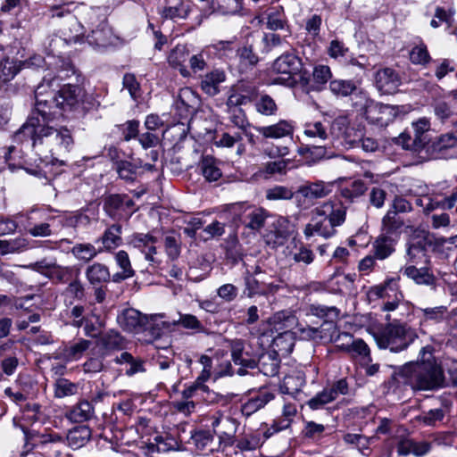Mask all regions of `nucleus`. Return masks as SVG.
Here are the masks:
<instances>
[{
  "instance_id": "nucleus-42",
  "label": "nucleus",
  "mask_w": 457,
  "mask_h": 457,
  "mask_svg": "<svg viewBox=\"0 0 457 457\" xmlns=\"http://www.w3.org/2000/svg\"><path fill=\"white\" fill-rule=\"evenodd\" d=\"M398 280L399 278H391L386 279L384 283L370 287L368 292V296L370 299L389 298L391 296V293H394V295L398 293Z\"/></svg>"
},
{
  "instance_id": "nucleus-40",
  "label": "nucleus",
  "mask_w": 457,
  "mask_h": 457,
  "mask_svg": "<svg viewBox=\"0 0 457 457\" xmlns=\"http://www.w3.org/2000/svg\"><path fill=\"white\" fill-rule=\"evenodd\" d=\"M85 273L88 282L94 286L106 283L111 278L108 267L99 262L87 266Z\"/></svg>"
},
{
  "instance_id": "nucleus-18",
  "label": "nucleus",
  "mask_w": 457,
  "mask_h": 457,
  "mask_svg": "<svg viewBox=\"0 0 457 457\" xmlns=\"http://www.w3.org/2000/svg\"><path fill=\"white\" fill-rule=\"evenodd\" d=\"M60 97L58 92L55 93V96L49 97V100L39 98L38 110L37 112H32L31 114H35V116H38L41 120V122H52L53 120L62 114L63 111L62 105L60 103Z\"/></svg>"
},
{
  "instance_id": "nucleus-55",
  "label": "nucleus",
  "mask_w": 457,
  "mask_h": 457,
  "mask_svg": "<svg viewBox=\"0 0 457 457\" xmlns=\"http://www.w3.org/2000/svg\"><path fill=\"white\" fill-rule=\"evenodd\" d=\"M267 28L270 30L283 29L287 25V18L281 6L271 8L267 15Z\"/></svg>"
},
{
  "instance_id": "nucleus-26",
  "label": "nucleus",
  "mask_w": 457,
  "mask_h": 457,
  "mask_svg": "<svg viewBox=\"0 0 457 457\" xmlns=\"http://www.w3.org/2000/svg\"><path fill=\"white\" fill-rule=\"evenodd\" d=\"M113 361L116 364L128 366L125 370V374L128 377H132L137 373H144L146 370L145 367V360L140 357H135L129 352H122L120 355L116 356Z\"/></svg>"
},
{
  "instance_id": "nucleus-11",
  "label": "nucleus",
  "mask_w": 457,
  "mask_h": 457,
  "mask_svg": "<svg viewBox=\"0 0 457 457\" xmlns=\"http://www.w3.org/2000/svg\"><path fill=\"white\" fill-rule=\"evenodd\" d=\"M117 322L123 330L138 333L146 328L149 318L136 309L128 308L117 316Z\"/></svg>"
},
{
  "instance_id": "nucleus-43",
  "label": "nucleus",
  "mask_w": 457,
  "mask_h": 457,
  "mask_svg": "<svg viewBox=\"0 0 457 457\" xmlns=\"http://www.w3.org/2000/svg\"><path fill=\"white\" fill-rule=\"evenodd\" d=\"M272 347L274 353L281 354L290 353L295 346L294 333L290 330L283 331L278 334L272 340Z\"/></svg>"
},
{
  "instance_id": "nucleus-36",
  "label": "nucleus",
  "mask_w": 457,
  "mask_h": 457,
  "mask_svg": "<svg viewBox=\"0 0 457 457\" xmlns=\"http://www.w3.org/2000/svg\"><path fill=\"white\" fill-rule=\"evenodd\" d=\"M91 344V341L80 338L75 343L65 345L55 358L62 359L65 361H77L82 357Z\"/></svg>"
},
{
  "instance_id": "nucleus-7",
  "label": "nucleus",
  "mask_w": 457,
  "mask_h": 457,
  "mask_svg": "<svg viewBox=\"0 0 457 457\" xmlns=\"http://www.w3.org/2000/svg\"><path fill=\"white\" fill-rule=\"evenodd\" d=\"M259 96V89L254 82L239 80L228 92L226 105L242 106L253 102Z\"/></svg>"
},
{
  "instance_id": "nucleus-19",
  "label": "nucleus",
  "mask_w": 457,
  "mask_h": 457,
  "mask_svg": "<svg viewBox=\"0 0 457 457\" xmlns=\"http://www.w3.org/2000/svg\"><path fill=\"white\" fill-rule=\"evenodd\" d=\"M332 129L342 132L337 134V137H341L345 146L348 147H359L360 140L361 139L362 132L353 127H350L347 124L345 118L336 119L332 125Z\"/></svg>"
},
{
  "instance_id": "nucleus-56",
  "label": "nucleus",
  "mask_w": 457,
  "mask_h": 457,
  "mask_svg": "<svg viewBox=\"0 0 457 457\" xmlns=\"http://www.w3.org/2000/svg\"><path fill=\"white\" fill-rule=\"evenodd\" d=\"M100 343L108 351H119L124 347L123 337L114 330H110L103 335Z\"/></svg>"
},
{
  "instance_id": "nucleus-8",
  "label": "nucleus",
  "mask_w": 457,
  "mask_h": 457,
  "mask_svg": "<svg viewBox=\"0 0 457 457\" xmlns=\"http://www.w3.org/2000/svg\"><path fill=\"white\" fill-rule=\"evenodd\" d=\"M457 135L445 133L437 137L425 146L426 152L431 159H449L456 155Z\"/></svg>"
},
{
  "instance_id": "nucleus-21",
  "label": "nucleus",
  "mask_w": 457,
  "mask_h": 457,
  "mask_svg": "<svg viewBox=\"0 0 457 457\" xmlns=\"http://www.w3.org/2000/svg\"><path fill=\"white\" fill-rule=\"evenodd\" d=\"M255 129L264 138L278 139L292 137L294 134L293 122L287 120H280L278 122L269 126L256 127Z\"/></svg>"
},
{
  "instance_id": "nucleus-3",
  "label": "nucleus",
  "mask_w": 457,
  "mask_h": 457,
  "mask_svg": "<svg viewBox=\"0 0 457 457\" xmlns=\"http://www.w3.org/2000/svg\"><path fill=\"white\" fill-rule=\"evenodd\" d=\"M380 349L399 353L406 350L417 338L416 330L406 323H388L373 334Z\"/></svg>"
},
{
  "instance_id": "nucleus-41",
  "label": "nucleus",
  "mask_w": 457,
  "mask_h": 457,
  "mask_svg": "<svg viewBox=\"0 0 457 457\" xmlns=\"http://www.w3.org/2000/svg\"><path fill=\"white\" fill-rule=\"evenodd\" d=\"M274 398V395L268 392H262L256 396L250 398L241 406L242 414L248 418L263 408L270 401Z\"/></svg>"
},
{
  "instance_id": "nucleus-6",
  "label": "nucleus",
  "mask_w": 457,
  "mask_h": 457,
  "mask_svg": "<svg viewBox=\"0 0 457 457\" xmlns=\"http://www.w3.org/2000/svg\"><path fill=\"white\" fill-rule=\"evenodd\" d=\"M135 202L126 194H112L104 197L103 209L114 220H128L137 211Z\"/></svg>"
},
{
  "instance_id": "nucleus-17",
  "label": "nucleus",
  "mask_w": 457,
  "mask_h": 457,
  "mask_svg": "<svg viewBox=\"0 0 457 457\" xmlns=\"http://www.w3.org/2000/svg\"><path fill=\"white\" fill-rule=\"evenodd\" d=\"M231 358L236 365H240L236 371L239 376H245L247 373L246 369L256 368L257 361L245 351L244 343L240 339L234 340L231 344Z\"/></svg>"
},
{
  "instance_id": "nucleus-33",
  "label": "nucleus",
  "mask_w": 457,
  "mask_h": 457,
  "mask_svg": "<svg viewBox=\"0 0 457 457\" xmlns=\"http://www.w3.org/2000/svg\"><path fill=\"white\" fill-rule=\"evenodd\" d=\"M187 59H189V51L187 46L178 45L169 54L168 62L173 68L179 69L183 77H188L190 72L184 64Z\"/></svg>"
},
{
  "instance_id": "nucleus-39",
  "label": "nucleus",
  "mask_w": 457,
  "mask_h": 457,
  "mask_svg": "<svg viewBox=\"0 0 457 457\" xmlns=\"http://www.w3.org/2000/svg\"><path fill=\"white\" fill-rule=\"evenodd\" d=\"M115 164L119 177L123 180L130 182L136 179L137 170L139 167H143L146 170H154V165L147 162L138 166L128 161H117Z\"/></svg>"
},
{
  "instance_id": "nucleus-57",
  "label": "nucleus",
  "mask_w": 457,
  "mask_h": 457,
  "mask_svg": "<svg viewBox=\"0 0 457 457\" xmlns=\"http://www.w3.org/2000/svg\"><path fill=\"white\" fill-rule=\"evenodd\" d=\"M75 273L72 267L60 266L53 262L47 278L59 283H68L73 278Z\"/></svg>"
},
{
  "instance_id": "nucleus-9",
  "label": "nucleus",
  "mask_w": 457,
  "mask_h": 457,
  "mask_svg": "<svg viewBox=\"0 0 457 457\" xmlns=\"http://www.w3.org/2000/svg\"><path fill=\"white\" fill-rule=\"evenodd\" d=\"M21 348L14 340H7L0 345V368L2 374L12 376L19 366Z\"/></svg>"
},
{
  "instance_id": "nucleus-22",
  "label": "nucleus",
  "mask_w": 457,
  "mask_h": 457,
  "mask_svg": "<svg viewBox=\"0 0 457 457\" xmlns=\"http://www.w3.org/2000/svg\"><path fill=\"white\" fill-rule=\"evenodd\" d=\"M398 239L395 236L380 234L372 243V252L378 260H385L395 251Z\"/></svg>"
},
{
  "instance_id": "nucleus-27",
  "label": "nucleus",
  "mask_w": 457,
  "mask_h": 457,
  "mask_svg": "<svg viewBox=\"0 0 457 457\" xmlns=\"http://www.w3.org/2000/svg\"><path fill=\"white\" fill-rule=\"evenodd\" d=\"M66 418L72 422L81 423L95 416V408L87 400H80L66 412Z\"/></svg>"
},
{
  "instance_id": "nucleus-1",
  "label": "nucleus",
  "mask_w": 457,
  "mask_h": 457,
  "mask_svg": "<svg viewBox=\"0 0 457 457\" xmlns=\"http://www.w3.org/2000/svg\"><path fill=\"white\" fill-rule=\"evenodd\" d=\"M13 140L17 143H29L33 147L46 146L50 151L69 152L74 144L72 133L64 126L54 127L50 122H41L38 116L30 114L25 123L15 132Z\"/></svg>"
},
{
  "instance_id": "nucleus-46",
  "label": "nucleus",
  "mask_w": 457,
  "mask_h": 457,
  "mask_svg": "<svg viewBox=\"0 0 457 457\" xmlns=\"http://www.w3.org/2000/svg\"><path fill=\"white\" fill-rule=\"evenodd\" d=\"M246 215L244 225L252 230L259 231L264 227L269 212L262 208L252 206Z\"/></svg>"
},
{
  "instance_id": "nucleus-53",
  "label": "nucleus",
  "mask_w": 457,
  "mask_h": 457,
  "mask_svg": "<svg viewBox=\"0 0 457 457\" xmlns=\"http://www.w3.org/2000/svg\"><path fill=\"white\" fill-rule=\"evenodd\" d=\"M306 314L318 317L324 321L330 319H338L340 311L335 306L313 303L308 306Z\"/></svg>"
},
{
  "instance_id": "nucleus-62",
  "label": "nucleus",
  "mask_w": 457,
  "mask_h": 457,
  "mask_svg": "<svg viewBox=\"0 0 457 457\" xmlns=\"http://www.w3.org/2000/svg\"><path fill=\"white\" fill-rule=\"evenodd\" d=\"M304 385V380L301 376H288L284 378L281 386V391L284 394L295 396Z\"/></svg>"
},
{
  "instance_id": "nucleus-63",
  "label": "nucleus",
  "mask_w": 457,
  "mask_h": 457,
  "mask_svg": "<svg viewBox=\"0 0 457 457\" xmlns=\"http://www.w3.org/2000/svg\"><path fill=\"white\" fill-rule=\"evenodd\" d=\"M410 60L414 64L426 65L431 61V57L428 54L427 46L424 43H420L410 52Z\"/></svg>"
},
{
  "instance_id": "nucleus-45",
  "label": "nucleus",
  "mask_w": 457,
  "mask_h": 457,
  "mask_svg": "<svg viewBox=\"0 0 457 457\" xmlns=\"http://www.w3.org/2000/svg\"><path fill=\"white\" fill-rule=\"evenodd\" d=\"M212 9L222 15L241 14L244 0H212Z\"/></svg>"
},
{
  "instance_id": "nucleus-44",
  "label": "nucleus",
  "mask_w": 457,
  "mask_h": 457,
  "mask_svg": "<svg viewBox=\"0 0 457 457\" xmlns=\"http://www.w3.org/2000/svg\"><path fill=\"white\" fill-rule=\"evenodd\" d=\"M403 224V220L398 215L387 211L382 219L381 233L387 236H395L399 239Z\"/></svg>"
},
{
  "instance_id": "nucleus-16",
  "label": "nucleus",
  "mask_w": 457,
  "mask_h": 457,
  "mask_svg": "<svg viewBox=\"0 0 457 457\" xmlns=\"http://www.w3.org/2000/svg\"><path fill=\"white\" fill-rule=\"evenodd\" d=\"M401 84L398 73L391 68H383L375 74V85L379 92L391 95L397 91Z\"/></svg>"
},
{
  "instance_id": "nucleus-4",
  "label": "nucleus",
  "mask_w": 457,
  "mask_h": 457,
  "mask_svg": "<svg viewBox=\"0 0 457 457\" xmlns=\"http://www.w3.org/2000/svg\"><path fill=\"white\" fill-rule=\"evenodd\" d=\"M303 68L300 57L293 53H285L278 56L272 64V71L279 77L275 79V83L293 87L295 85V75L299 74Z\"/></svg>"
},
{
  "instance_id": "nucleus-61",
  "label": "nucleus",
  "mask_w": 457,
  "mask_h": 457,
  "mask_svg": "<svg viewBox=\"0 0 457 457\" xmlns=\"http://www.w3.org/2000/svg\"><path fill=\"white\" fill-rule=\"evenodd\" d=\"M412 128L414 130V137L416 138V143H414V147H424L426 146V137H424V133L427 132L430 128V122L427 118H420L417 121L412 122Z\"/></svg>"
},
{
  "instance_id": "nucleus-49",
  "label": "nucleus",
  "mask_w": 457,
  "mask_h": 457,
  "mask_svg": "<svg viewBox=\"0 0 457 457\" xmlns=\"http://www.w3.org/2000/svg\"><path fill=\"white\" fill-rule=\"evenodd\" d=\"M253 205L249 204L246 202H239L228 204L227 206V212L231 217L232 222L238 226L239 224L245 223V220L247 218L246 213H248L249 210Z\"/></svg>"
},
{
  "instance_id": "nucleus-35",
  "label": "nucleus",
  "mask_w": 457,
  "mask_h": 457,
  "mask_svg": "<svg viewBox=\"0 0 457 457\" xmlns=\"http://www.w3.org/2000/svg\"><path fill=\"white\" fill-rule=\"evenodd\" d=\"M121 233V225L118 223L112 224L105 229L103 236L96 242L103 244V251L113 250L122 244Z\"/></svg>"
},
{
  "instance_id": "nucleus-59",
  "label": "nucleus",
  "mask_w": 457,
  "mask_h": 457,
  "mask_svg": "<svg viewBox=\"0 0 457 457\" xmlns=\"http://www.w3.org/2000/svg\"><path fill=\"white\" fill-rule=\"evenodd\" d=\"M239 426V422L230 417V416H223L219 414V416L214 417L212 421V427L216 431H225L229 433H237Z\"/></svg>"
},
{
  "instance_id": "nucleus-2",
  "label": "nucleus",
  "mask_w": 457,
  "mask_h": 457,
  "mask_svg": "<svg viewBox=\"0 0 457 457\" xmlns=\"http://www.w3.org/2000/svg\"><path fill=\"white\" fill-rule=\"evenodd\" d=\"M420 354V361L406 363L395 372L394 378L413 390H435L444 386V371L433 357L431 347H422Z\"/></svg>"
},
{
  "instance_id": "nucleus-58",
  "label": "nucleus",
  "mask_w": 457,
  "mask_h": 457,
  "mask_svg": "<svg viewBox=\"0 0 457 457\" xmlns=\"http://www.w3.org/2000/svg\"><path fill=\"white\" fill-rule=\"evenodd\" d=\"M103 249L96 250L91 244H77L71 249V253L80 261L87 262L94 259Z\"/></svg>"
},
{
  "instance_id": "nucleus-28",
  "label": "nucleus",
  "mask_w": 457,
  "mask_h": 457,
  "mask_svg": "<svg viewBox=\"0 0 457 457\" xmlns=\"http://www.w3.org/2000/svg\"><path fill=\"white\" fill-rule=\"evenodd\" d=\"M112 35L111 29L104 20L88 33L87 41L94 47H105L111 44Z\"/></svg>"
},
{
  "instance_id": "nucleus-14",
  "label": "nucleus",
  "mask_w": 457,
  "mask_h": 457,
  "mask_svg": "<svg viewBox=\"0 0 457 457\" xmlns=\"http://www.w3.org/2000/svg\"><path fill=\"white\" fill-rule=\"evenodd\" d=\"M402 271L416 285L428 287L433 291L438 287V279L428 266L417 268L415 265H408L403 267Z\"/></svg>"
},
{
  "instance_id": "nucleus-32",
  "label": "nucleus",
  "mask_w": 457,
  "mask_h": 457,
  "mask_svg": "<svg viewBox=\"0 0 457 457\" xmlns=\"http://www.w3.org/2000/svg\"><path fill=\"white\" fill-rule=\"evenodd\" d=\"M189 12V6L184 0H166L160 14L166 20L186 19Z\"/></svg>"
},
{
  "instance_id": "nucleus-37",
  "label": "nucleus",
  "mask_w": 457,
  "mask_h": 457,
  "mask_svg": "<svg viewBox=\"0 0 457 457\" xmlns=\"http://www.w3.org/2000/svg\"><path fill=\"white\" fill-rule=\"evenodd\" d=\"M280 360L276 353H262L258 361L256 368L265 376L274 377L278 374Z\"/></svg>"
},
{
  "instance_id": "nucleus-25",
  "label": "nucleus",
  "mask_w": 457,
  "mask_h": 457,
  "mask_svg": "<svg viewBox=\"0 0 457 457\" xmlns=\"http://www.w3.org/2000/svg\"><path fill=\"white\" fill-rule=\"evenodd\" d=\"M337 319L326 320L318 327L320 342L338 343L341 339L351 340V334L347 332L340 333L337 330L336 320Z\"/></svg>"
},
{
  "instance_id": "nucleus-38",
  "label": "nucleus",
  "mask_w": 457,
  "mask_h": 457,
  "mask_svg": "<svg viewBox=\"0 0 457 457\" xmlns=\"http://www.w3.org/2000/svg\"><path fill=\"white\" fill-rule=\"evenodd\" d=\"M368 190V186L361 179H355L351 183L341 187L339 195L345 203H354Z\"/></svg>"
},
{
  "instance_id": "nucleus-30",
  "label": "nucleus",
  "mask_w": 457,
  "mask_h": 457,
  "mask_svg": "<svg viewBox=\"0 0 457 457\" xmlns=\"http://www.w3.org/2000/svg\"><path fill=\"white\" fill-rule=\"evenodd\" d=\"M91 437V428L87 425H79L68 431L66 440L71 448L77 450L85 446Z\"/></svg>"
},
{
  "instance_id": "nucleus-64",
  "label": "nucleus",
  "mask_w": 457,
  "mask_h": 457,
  "mask_svg": "<svg viewBox=\"0 0 457 457\" xmlns=\"http://www.w3.org/2000/svg\"><path fill=\"white\" fill-rule=\"evenodd\" d=\"M432 107L434 109V113L436 117L441 122H445L454 113V111L452 109L450 104L446 103L444 99H435L432 104Z\"/></svg>"
},
{
  "instance_id": "nucleus-5",
  "label": "nucleus",
  "mask_w": 457,
  "mask_h": 457,
  "mask_svg": "<svg viewBox=\"0 0 457 457\" xmlns=\"http://www.w3.org/2000/svg\"><path fill=\"white\" fill-rule=\"evenodd\" d=\"M353 95L357 99L353 104L361 109H365L367 119H370L372 122L384 125L392 120L395 116L393 106L379 103L374 104L361 88L358 87V90Z\"/></svg>"
},
{
  "instance_id": "nucleus-20",
  "label": "nucleus",
  "mask_w": 457,
  "mask_h": 457,
  "mask_svg": "<svg viewBox=\"0 0 457 457\" xmlns=\"http://www.w3.org/2000/svg\"><path fill=\"white\" fill-rule=\"evenodd\" d=\"M227 79L223 70L215 69L201 78L200 88L209 96H215L220 92V85Z\"/></svg>"
},
{
  "instance_id": "nucleus-31",
  "label": "nucleus",
  "mask_w": 457,
  "mask_h": 457,
  "mask_svg": "<svg viewBox=\"0 0 457 457\" xmlns=\"http://www.w3.org/2000/svg\"><path fill=\"white\" fill-rule=\"evenodd\" d=\"M199 99L189 87L179 90L176 108L180 111V115L188 116L194 113L197 108Z\"/></svg>"
},
{
  "instance_id": "nucleus-54",
  "label": "nucleus",
  "mask_w": 457,
  "mask_h": 457,
  "mask_svg": "<svg viewBox=\"0 0 457 457\" xmlns=\"http://www.w3.org/2000/svg\"><path fill=\"white\" fill-rule=\"evenodd\" d=\"M226 106L230 122L242 131H245V129L251 126L245 112L241 108V106Z\"/></svg>"
},
{
  "instance_id": "nucleus-60",
  "label": "nucleus",
  "mask_w": 457,
  "mask_h": 457,
  "mask_svg": "<svg viewBox=\"0 0 457 457\" xmlns=\"http://www.w3.org/2000/svg\"><path fill=\"white\" fill-rule=\"evenodd\" d=\"M212 440L213 436L209 431L195 430L191 431V436L188 443L194 445L197 450L204 451L207 450Z\"/></svg>"
},
{
  "instance_id": "nucleus-47",
  "label": "nucleus",
  "mask_w": 457,
  "mask_h": 457,
  "mask_svg": "<svg viewBox=\"0 0 457 457\" xmlns=\"http://www.w3.org/2000/svg\"><path fill=\"white\" fill-rule=\"evenodd\" d=\"M203 176L209 182L217 181L222 175L216 160L210 155L204 156L200 162Z\"/></svg>"
},
{
  "instance_id": "nucleus-15",
  "label": "nucleus",
  "mask_w": 457,
  "mask_h": 457,
  "mask_svg": "<svg viewBox=\"0 0 457 457\" xmlns=\"http://www.w3.org/2000/svg\"><path fill=\"white\" fill-rule=\"evenodd\" d=\"M433 246L432 240L428 236H416L406 244V256L411 263H419L423 259L428 263L427 253Z\"/></svg>"
},
{
  "instance_id": "nucleus-13",
  "label": "nucleus",
  "mask_w": 457,
  "mask_h": 457,
  "mask_svg": "<svg viewBox=\"0 0 457 457\" xmlns=\"http://www.w3.org/2000/svg\"><path fill=\"white\" fill-rule=\"evenodd\" d=\"M336 232V228H332L326 216L318 212V207L312 211L311 220L303 229V234L307 238L316 235L328 238L333 237Z\"/></svg>"
},
{
  "instance_id": "nucleus-29",
  "label": "nucleus",
  "mask_w": 457,
  "mask_h": 457,
  "mask_svg": "<svg viewBox=\"0 0 457 457\" xmlns=\"http://www.w3.org/2000/svg\"><path fill=\"white\" fill-rule=\"evenodd\" d=\"M318 212H321V215L326 216L334 228L342 225L345 220L346 208L342 205L337 207L331 201L325 202L318 206Z\"/></svg>"
},
{
  "instance_id": "nucleus-24",
  "label": "nucleus",
  "mask_w": 457,
  "mask_h": 457,
  "mask_svg": "<svg viewBox=\"0 0 457 457\" xmlns=\"http://www.w3.org/2000/svg\"><path fill=\"white\" fill-rule=\"evenodd\" d=\"M157 238L151 234H135L132 237L133 245L139 249L144 254L145 260L150 262H156L154 254L156 253L155 244Z\"/></svg>"
},
{
  "instance_id": "nucleus-23",
  "label": "nucleus",
  "mask_w": 457,
  "mask_h": 457,
  "mask_svg": "<svg viewBox=\"0 0 457 457\" xmlns=\"http://www.w3.org/2000/svg\"><path fill=\"white\" fill-rule=\"evenodd\" d=\"M58 92L63 111L74 109L81 101L83 90L77 85L66 84Z\"/></svg>"
},
{
  "instance_id": "nucleus-52",
  "label": "nucleus",
  "mask_w": 457,
  "mask_h": 457,
  "mask_svg": "<svg viewBox=\"0 0 457 457\" xmlns=\"http://www.w3.org/2000/svg\"><path fill=\"white\" fill-rule=\"evenodd\" d=\"M330 91L337 96L345 97L358 90V87L353 80L333 79L329 82Z\"/></svg>"
},
{
  "instance_id": "nucleus-50",
  "label": "nucleus",
  "mask_w": 457,
  "mask_h": 457,
  "mask_svg": "<svg viewBox=\"0 0 457 457\" xmlns=\"http://www.w3.org/2000/svg\"><path fill=\"white\" fill-rule=\"evenodd\" d=\"M148 449L152 453H167L171 450H180V447L173 437L156 436L154 441L148 444Z\"/></svg>"
},
{
  "instance_id": "nucleus-10",
  "label": "nucleus",
  "mask_w": 457,
  "mask_h": 457,
  "mask_svg": "<svg viewBox=\"0 0 457 457\" xmlns=\"http://www.w3.org/2000/svg\"><path fill=\"white\" fill-rule=\"evenodd\" d=\"M67 42L65 39L60 37H54L50 39L48 44L49 54L60 58L57 63L58 72L57 76L53 77L57 80H63L70 78L71 75H76V69L69 59L62 58L61 54H63L61 48L66 46Z\"/></svg>"
},
{
  "instance_id": "nucleus-48",
  "label": "nucleus",
  "mask_w": 457,
  "mask_h": 457,
  "mask_svg": "<svg viewBox=\"0 0 457 457\" xmlns=\"http://www.w3.org/2000/svg\"><path fill=\"white\" fill-rule=\"evenodd\" d=\"M253 102L256 112L262 115L272 116L278 112L275 100L268 94L259 93V96Z\"/></svg>"
},
{
  "instance_id": "nucleus-34",
  "label": "nucleus",
  "mask_w": 457,
  "mask_h": 457,
  "mask_svg": "<svg viewBox=\"0 0 457 457\" xmlns=\"http://www.w3.org/2000/svg\"><path fill=\"white\" fill-rule=\"evenodd\" d=\"M420 326L441 323L446 318L447 307L444 305L418 309Z\"/></svg>"
},
{
  "instance_id": "nucleus-51",
  "label": "nucleus",
  "mask_w": 457,
  "mask_h": 457,
  "mask_svg": "<svg viewBox=\"0 0 457 457\" xmlns=\"http://www.w3.org/2000/svg\"><path fill=\"white\" fill-rule=\"evenodd\" d=\"M54 396L63 398L75 395L79 393V384L70 381L67 378H57L54 384Z\"/></svg>"
},
{
  "instance_id": "nucleus-12",
  "label": "nucleus",
  "mask_w": 457,
  "mask_h": 457,
  "mask_svg": "<svg viewBox=\"0 0 457 457\" xmlns=\"http://www.w3.org/2000/svg\"><path fill=\"white\" fill-rule=\"evenodd\" d=\"M332 191V185L324 181L307 183L299 187L295 193L297 205L302 207L306 200L326 197Z\"/></svg>"
}]
</instances>
